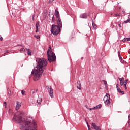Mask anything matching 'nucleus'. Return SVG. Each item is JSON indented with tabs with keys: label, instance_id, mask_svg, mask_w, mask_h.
I'll return each instance as SVG.
<instances>
[{
	"label": "nucleus",
	"instance_id": "a878e982",
	"mask_svg": "<svg viewBox=\"0 0 130 130\" xmlns=\"http://www.w3.org/2000/svg\"><path fill=\"white\" fill-rule=\"evenodd\" d=\"M35 37V38H36L37 39H39V38H40V36L37 35V36H34Z\"/></svg>",
	"mask_w": 130,
	"mask_h": 130
},
{
	"label": "nucleus",
	"instance_id": "6e6552de",
	"mask_svg": "<svg viewBox=\"0 0 130 130\" xmlns=\"http://www.w3.org/2000/svg\"><path fill=\"white\" fill-rule=\"evenodd\" d=\"M57 24L59 28H62V22H61V19H60V18L58 19V20L57 21Z\"/></svg>",
	"mask_w": 130,
	"mask_h": 130
},
{
	"label": "nucleus",
	"instance_id": "7ed1b4c3",
	"mask_svg": "<svg viewBox=\"0 0 130 130\" xmlns=\"http://www.w3.org/2000/svg\"><path fill=\"white\" fill-rule=\"evenodd\" d=\"M47 55L48 57V60L49 62H52V61H55L56 60V56L55 54L52 51L51 47H49L47 52Z\"/></svg>",
	"mask_w": 130,
	"mask_h": 130
},
{
	"label": "nucleus",
	"instance_id": "ea45409f",
	"mask_svg": "<svg viewBox=\"0 0 130 130\" xmlns=\"http://www.w3.org/2000/svg\"><path fill=\"white\" fill-rule=\"evenodd\" d=\"M86 123H87V126H88V128H89L90 126H89V124H88V122H86Z\"/></svg>",
	"mask_w": 130,
	"mask_h": 130
},
{
	"label": "nucleus",
	"instance_id": "c9c22d12",
	"mask_svg": "<svg viewBox=\"0 0 130 130\" xmlns=\"http://www.w3.org/2000/svg\"><path fill=\"white\" fill-rule=\"evenodd\" d=\"M119 28H121V23L119 24Z\"/></svg>",
	"mask_w": 130,
	"mask_h": 130
},
{
	"label": "nucleus",
	"instance_id": "58836bf2",
	"mask_svg": "<svg viewBox=\"0 0 130 130\" xmlns=\"http://www.w3.org/2000/svg\"><path fill=\"white\" fill-rule=\"evenodd\" d=\"M38 32V28H36V32L37 33Z\"/></svg>",
	"mask_w": 130,
	"mask_h": 130
},
{
	"label": "nucleus",
	"instance_id": "a19ab883",
	"mask_svg": "<svg viewBox=\"0 0 130 130\" xmlns=\"http://www.w3.org/2000/svg\"><path fill=\"white\" fill-rule=\"evenodd\" d=\"M89 110L91 111L92 110V109H93V108H88Z\"/></svg>",
	"mask_w": 130,
	"mask_h": 130
},
{
	"label": "nucleus",
	"instance_id": "a211bd4d",
	"mask_svg": "<svg viewBox=\"0 0 130 130\" xmlns=\"http://www.w3.org/2000/svg\"><path fill=\"white\" fill-rule=\"evenodd\" d=\"M38 28H39V22H37L36 23V28L38 29Z\"/></svg>",
	"mask_w": 130,
	"mask_h": 130
},
{
	"label": "nucleus",
	"instance_id": "49530a36",
	"mask_svg": "<svg viewBox=\"0 0 130 130\" xmlns=\"http://www.w3.org/2000/svg\"><path fill=\"white\" fill-rule=\"evenodd\" d=\"M33 18H34V15L33 16Z\"/></svg>",
	"mask_w": 130,
	"mask_h": 130
},
{
	"label": "nucleus",
	"instance_id": "cd10ccee",
	"mask_svg": "<svg viewBox=\"0 0 130 130\" xmlns=\"http://www.w3.org/2000/svg\"><path fill=\"white\" fill-rule=\"evenodd\" d=\"M124 88H125V90H127V87H126V84H124Z\"/></svg>",
	"mask_w": 130,
	"mask_h": 130
},
{
	"label": "nucleus",
	"instance_id": "412c9836",
	"mask_svg": "<svg viewBox=\"0 0 130 130\" xmlns=\"http://www.w3.org/2000/svg\"><path fill=\"white\" fill-rule=\"evenodd\" d=\"M92 27H93V28H94V29H96V28H97V25H96V24H95V23H92Z\"/></svg>",
	"mask_w": 130,
	"mask_h": 130
},
{
	"label": "nucleus",
	"instance_id": "ddd939ff",
	"mask_svg": "<svg viewBox=\"0 0 130 130\" xmlns=\"http://www.w3.org/2000/svg\"><path fill=\"white\" fill-rule=\"evenodd\" d=\"M102 107V105L99 104L98 106H96L95 107L92 108L93 110H96V109H99V108H101Z\"/></svg>",
	"mask_w": 130,
	"mask_h": 130
},
{
	"label": "nucleus",
	"instance_id": "c756f323",
	"mask_svg": "<svg viewBox=\"0 0 130 130\" xmlns=\"http://www.w3.org/2000/svg\"><path fill=\"white\" fill-rule=\"evenodd\" d=\"M4 106H5V108H7V102H5L4 103Z\"/></svg>",
	"mask_w": 130,
	"mask_h": 130
},
{
	"label": "nucleus",
	"instance_id": "dca6fc26",
	"mask_svg": "<svg viewBox=\"0 0 130 130\" xmlns=\"http://www.w3.org/2000/svg\"><path fill=\"white\" fill-rule=\"evenodd\" d=\"M77 89H79V90H81V89H82V86H81L80 82H77Z\"/></svg>",
	"mask_w": 130,
	"mask_h": 130
},
{
	"label": "nucleus",
	"instance_id": "4c0bfd02",
	"mask_svg": "<svg viewBox=\"0 0 130 130\" xmlns=\"http://www.w3.org/2000/svg\"><path fill=\"white\" fill-rule=\"evenodd\" d=\"M119 59H121V58H122V57H121V56H119Z\"/></svg>",
	"mask_w": 130,
	"mask_h": 130
},
{
	"label": "nucleus",
	"instance_id": "c03bdc74",
	"mask_svg": "<svg viewBox=\"0 0 130 130\" xmlns=\"http://www.w3.org/2000/svg\"><path fill=\"white\" fill-rule=\"evenodd\" d=\"M118 17H120V15L118 14Z\"/></svg>",
	"mask_w": 130,
	"mask_h": 130
},
{
	"label": "nucleus",
	"instance_id": "0eeeda50",
	"mask_svg": "<svg viewBox=\"0 0 130 130\" xmlns=\"http://www.w3.org/2000/svg\"><path fill=\"white\" fill-rule=\"evenodd\" d=\"M91 125L95 130H101V128L99 126L96 125V123H91Z\"/></svg>",
	"mask_w": 130,
	"mask_h": 130
},
{
	"label": "nucleus",
	"instance_id": "9d476101",
	"mask_svg": "<svg viewBox=\"0 0 130 130\" xmlns=\"http://www.w3.org/2000/svg\"><path fill=\"white\" fill-rule=\"evenodd\" d=\"M80 18H81V19H87L88 18V14L87 13L81 14L80 15Z\"/></svg>",
	"mask_w": 130,
	"mask_h": 130
},
{
	"label": "nucleus",
	"instance_id": "79ce46f5",
	"mask_svg": "<svg viewBox=\"0 0 130 130\" xmlns=\"http://www.w3.org/2000/svg\"><path fill=\"white\" fill-rule=\"evenodd\" d=\"M115 16H118V14H115Z\"/></svg>",
	"mask_w": 130,
	"mask_h": 130
},
{
	"label": "nucleus",
	"instance_id": "4468645a",
	"mask_svg": "<svg viewBox=\"0 0 130 130\" xmlns=\"http://www.w3.org/2000/svg\"><path fill=\"white\" fill-rule=\"evenodd\" d=\"M42 101V98L39 97L37 100V103L39 104V105H40L41 104Z\"/></svg>",
	"mask_w": 130,
	"mask_h": 130
},
{
	"label": "nucleus",
	"instance_id": "de8ad7c7",
	"mask_svg": "<svg viewBox=\"0 0 130 130\" xmlns=\"http://www.w3.org/2000/svg\"><path fill=\"white\" fill-rule=\"evenodd\" d=\"M3 56H5V55L4 54Z\"/></svg>",
	"mask_w": 130,
	"mask_h": 130
},
{
	"label": "nucleus",
	"instance_id": "473e14b6",
	"mask_svg": "<svg viewBox=\"0 0 130 130\" xmlns=\"http://www.w3.org/2000/svg\"><path fill=\"white\" fill-rule=\"evenodd\" d=\"M119 93H121V94H122L123 95L124 94V91H123L121 90Z\"/></svg>",
	"mask_w": 130,
	"mask_h": 130
},
{
	"label": "nucleus",
	"instance_id": "9b49d317",
	"mask_svg": "<svg viewBox=\"0 0 130 130\" xmlns=\"http://www.w3.org/2000/svg\"><path fill=\"white\" fill-rule=\"evenodd\" d=\"M52 17V22H55V18L54 17V15L52 14H50L49 15V19L51 20Z\"/></svg>",
	"mask_w": 130,
	"mask_h": 130
},
{
	"label": "nucleus",
	"instance_id": "1a4fd4ad",
	"mask_svg": "<svg viewBox=\"0 0 130 130\" xmlns=\"http://www.w3.org/2000/svg\"><path fill=\"white\" fill-rule=\"evenodd\" d=\"M22 104L20 102H16V106L15 109L16 110H19L20 109V107H21V105Z\"/></svg>",
	"mask_w": 130,
	"mask_h": 130
},
{
	"label": "nucleus",
	"instance_id": "39448f33",
	"mask_svg": "<svg viewBox=\"0 0 130 130\" xmlns=\"http://www.w3.org/2000/svg\"><path fill=\"white\" fill-rule=\"evenodd\" d=\"M104 102L106 105H109L110 104V95L107 93L103 99Z\"/></svg>",
	"mask_w": 130,
	"mask_h": 130
},
{
	"label": "nucleus",
	"instance_id": "20e7f679",
	"mask_svg": "<svg viewBox=\"0 0 130 130\" xmlns=\"http://www.w3.org/2000/svg\"><path fill=\"white\" fill-rule=\"evenodd\" d=\"M51 32L53 35H57L60 32V28L57 25L53 24L51 29Z\"/></svg>",
	"mask_w": 130,
	"mask_h": 130
},
{
	"label": "nucleus",
	"instance_id": "f8f14e48",
	"mask_svg": "<svg viewBox=\"0 0 130 130\" xmlns=\"http://www.w3.org/2000/svg\"><path fill=\"white\" fill-rule=\"evenodd\" d=\"M55 16L56 18H57L58 19H59V12L57 10L55 11Z\"/></svg>",
	"mask_w": 130,
	"mask_h": 130
},
{
	"label": "nucleus",
	"instance_id": "393cba45",
	"mask_svg": "<svg viewBox=\"0 0 130 130\" xmlns=\"http://www.w3.org/2000/svg\"><path fill=\"white\" fill-rule=\"evenodd\" d=\"M104 84L105 85L106 87L107 86V82L105 80H103Z\"/></svg>",
	"mask_w": 130,
	"mask_h": 130
},
{
	"label": "nucleus",
	"instance_id": "7c9ffc66",
	"mask_svg": "<svg viewBox=\"0 0 130 130\" xmlns=\"http://www.w3.org/2000/svg\"><path fill=\"white\" fill-rule=\"evenodd\" d=\"M126 40L127 41H130V38H126Z\"/></svg>",
	"mask_w": 130,
	"mask_h": 130
},
{
	"label": "nucleus",
	"instance_id": "6ab92c4d",
	"mask_svg": "<svg viewBox=\"0 0 130 130\" xmlns=\"http://www.w3.org/2000/svg\"><path fill=\"white\" fill-rule=\"evenodd\" d=\"M19 51L20 52H25V50L24 48H22L19 50Z\"/></svg>",
	"mask_w": 130,
	"mask_h": 130
},
{
	"label": "nucleus",
	"instance_id": "4be33fe9",
	"mask_svg": "<svg viewBox=\"0 0 130 130\" xmlns=\"http://www.w3.org/2000/svg\"><path fill=\"white\" fill-rule=\"evenodd\" d=\"M120 82H122V81H123V80H124V78L123 77L120 78H118Z\"/></svg>",
	"mask_w": 130,
	"mask_h": 130
},
{
	"label": "nucleus",
	"instance_id": "f704fd0d",
	"mask_svg": "<svg viewBox=\"0 0 130 130\" xmlns=\"http://www.w3.org/2000/svg\"><path fill=\"white\" fill-rule=\"evenodd\" d=\"M122 41H123V42H125V41H127L126 38L123 39Z\"/></svg>",
	"mask_w": 130,
	"mask_h": 130
},
{
	"label": "nucleus",
	"instance_id": "a18cd8bd",
	"mask_svg": "<svg viewBox=\"0 0 130 130\" xmlns=\"http://www.w3.org/2000/svg\"><path fill=\"white\" fill-rule=\"evenodd\" d=\"M128 118H129V116H128Z\"/></svg>",
	"mask_w": 130,
	"mask_h": 130
},
{
	"label": "nucleus",
	"instance_id": "f257e3e1",
	"mask_svg": "<svg viewBox=\"0 0 130 130\" xmlns=\"http://www.w3.org/2000/svg\"><path fill=\"white\" fill-rule=\"evenodd\" d=\"M23 112L16 113L12 120L18 122L21 130H37V124L32 117L23 118Z\"/></svg>",
	"mask_w": 130,
	"mask_h": 130
},
{
	"label": "nucleus",
	"instance_id": "72a5a7b5",
	"mask_svg": "<svg viewBox=\"0 0 130 130\" xmlns=\"http://www.w3.org/2000/svg\"><path fill=\"white\" fill-rule=\"evenodd\" d=\"M0 40L1 41H3V37L1 35H0Z\"/></svg>",
	"mask_w": 130,
	"mask_h": 130
},
{
	"label": "nucleus",
	"instance_id": "f03ea898",
	"mask_svg": "<svg viewBox=\"0 0 130 130\" xmlns=\"http://www.w3.org/2000/svg\"><path fill=\"white\" fill-rule=\"evenodd\" d=\"M36 61L37 63L36 69H34L31 72V74L34 76V81L35 82L41 78L43 72L46 70L47 59L44 58H38L36 59Z\"/></svg>",
	"mask_w": 130,
	"mask_h": 130
},
{
	"label": "nucleus",
	"instance_id": "423d86ee",
	"mask_svg": "<svg viewBox=\"0 0 130 130\" xmlns=\"http://www.w3.org/2000/svg\"><path fill=\"white\" fill-rule=\"evenodd\" d=\"M47 90L49 93V95L51 97V98H53L54 96L53 95V89L51 87V86L47 87Z\"/></svg>",
	"mask_w": 130,
	"mask_h": 130
},
{
	"label": "nucleus",
	"instance_id": "e433bc0d",
	"mask_svg": "<svg viewBox=\"0 0 130 130\" xmlns=\"http://www.w3.org/2000/svg\"><path fill=\"white\" fill-rule=\"evenodd\" d=\"M118 56H120V52H118Z\"/></svg>",
	"mask_w": 130,
	"mask_h": 130
},
{
	"label": "nucleus",
	"instance_id": "bb28decb",
	"mask_svg": "<svg viewBox=\"0 0 130 130\" xmlns=\"http://www.w3.org/2000/svg\"><path fill=\"white\" fill-rule=\"evenodd\" d=\"M128 22H129V20L128 19L127 20L125 21L124 22V23L125 24H127V23H128Z\"/></svg>",
	"mask_w": 130,
	"mask_h": 130
},
{
	"label": "nucleus",
	"instance_id": "aec40b11",
	"mask_svg": "<svg viewBox=\"0 0 130 130\" xmlns=\"http://www.w3.org/2000/svg\"><path fill=\"white\" fill-rule=\"evenodd\" d=\"M21 94L23 95V96L26 95L25 91L24 90H21Z\"/></svg>",
	"mask_w": 130,
	"mask_h": 130
},
{
	"label": "nucleus",
	"instance_id": "f3484780",
	"mask_svg": "<svg viewBox=\"0 0 130 130\" xmlns=\"http://www.w3.org/2000/svg\"><path fill=\"white\" fill-rule=\"evenodd\" d=\"M116 88H117V91H118V92L120 93L121 90L119 88V87H118V84H116Z\"/></svg>",
	"mask_w": 130,
	"mask_h": 130
},
{
	"label": "nucleus",
	"instance_id": "b1692460",
	"mask_svg": "<svg viewBox=\"0 0 130 130\" xmlns=\"http://www.w3.org/2000/svg\"><path fill=\"white\" fill-rule=\"evenodd\" d=\"M120 84L121 86H123V85H124V82L120 81Z\"/></svg>",
	"mask_w": 130,
	"mask_h": 130
},
{
	"label": "nucleus",
	"instance_id": "2eb2a0df",
	"mask_svg": "<svg viewBox=\"0 0 130 130\" xmlns=\"http://www.w3.org/2000/svg\"><path fill=\"white\" fill-rule=\"evenodd\" d=\"M26 50L27 52L28 55H29L30 56H32L31 51L29 49L26 48Z\"/></svg>",
	"mask_w": 130,
	"mask_h": 130
},
{
	"label": "nucleus",
	"instance_id": "5701e85b",
	"mask_svg": "<svg viewBox=\"0 0 130 130\" xmlns=\"http://www.w3.org/2000/svg\"><path fill=\"white\" fill-rule=\"evenodd\" d=\"M127 83H128V79H126L125 81L124 82V84H126V85H127Z\"/></svg>",
	"mask_w": 130,
	"mask_h": 130
},
{
	"label": "nucleus",
	"instance_id": "c85d7f7f",
	"mask_svg": "<svg viewBox=\"0 0 130 130\" xmlns=\"http://www.w3.org/2000/svg\"><path fill=\"white\" fill-rule=\"evenodd\" d=\"M120 60L121 63H123L124 62V60L122 59V58H121V59H120Z\"/></svg>",
	"mask_w": 130,
	"mask_h": 130
},
{
	"label": "nucleus",
	"instance_id": "2f4dec72",
	"mask_svg": "<svg viewBox=\"0 0 130 130\" xmlns=\"http://www.w3.org/2000/svg\"><path fill=\"white\" fill-rule=\"evenodd\" d=\"M119 93H121V94H122L123 95L124 94V91H123L121 90Z\"/></svg>",
	"mask_w": 130,
	"mask_h": 130
},
{
	"label": "nucleus",
	"instance_id": "37998d69",
	"mask_svg": "<svg viewBox=\"0 0 130 130\" xmlns=\"http://www.w3.org/2000/svg\"><path fill=\"white\" fill-rule=\"evenodd\" d=\"M54 0H50V2H53Z\"/></svg>",
	"mask_w": 130,
	"mask_h": 130
}]
</instances>
